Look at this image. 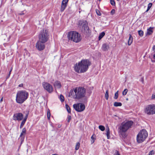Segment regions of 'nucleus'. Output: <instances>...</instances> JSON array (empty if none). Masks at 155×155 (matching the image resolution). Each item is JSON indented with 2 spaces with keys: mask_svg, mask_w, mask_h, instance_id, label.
Listing matches in <instances>:
<instances>
[{
  "mask_svg": "<svg viewBox=\"0 0 155 155\" xmlns=\"http://www.w3.org/2000/svg\"><path fill=\"white\" fill-rule=\"evenodd\" d=\"M91 64V63L87 59L82 60L78 64L74 65V69L75 71L78 73L85 72L87 70L89 66Z\"/></svg>",
  "mask_w": 155,
  "mask_h": 155,
  "instance_id": "obj_1",
  "label": "nucleus"
},
{
  "mask_svg": "<svg viewBox=\"0 0 155 155\" xmlns=\"http://www.w3.org/2000/svg\"><path fill=\"white\" fill-rule=\"evenodd\" d=\"M29 94L25 90H21L17 91L16 93L15 101L19 104H22L28 98Z\"/></svg>",
  "mask_w": 155,
  "mask_h": 155,
  "instance_id": "obj_2",
  "label": "nucleus"
},
{
  "mask_svg": "<svg viewBox=\"0 0 155 155\" xmlns=\"http://www.w3.org/2000/svg\"><path fill=\"white\" fill-rule=\"evenodd\" d=\"M133 124L131 120H125L122 122L119 127V131L120 133H124L130 128Z\"/></svg>",
  "mask_w": 155,
  "mask_h": 155,
  "instance_id": "obj_3",
  "label": "nucleus"
},
{
  "mask_svg": "<svg viewBox=\"0 0 155 155\" xmlns=\"http://www.w3.org/2000/svg\"><path fill=\"white\" fill-rule=\"evenodd\" d=\"M68 38L69 40L76 43L79 42L81 40L80 35L78 32L74 31H71L69 32L68 34Z\"/></svg>",
  "mask_w": 155,
  "mask_h": 155,
  "instance_id": "obj_4",
  "label": "nucleus"
},
{
  "mask_svg": "<svg viewBox=\"0 0 155 155\" xmlns=\"http://www.w3.org/2000/svg\"><path fill=\"white\" fill-rule=\"evenodd\" d=\"M74 91L75 93V99H80L85 95L86 90L83 87H79L78 88H75Z\"/></svg>",
  "mask_w": 155,
  "mask_h": 155,
  "instance_id": "obj_5",
  "label": "nucleus"
},
{
  "mask_svg": "<svg viewBox=\"0 0 155 155\" xmlns=\"http://www.w3.org/2000/svg\"><path fill=\"white\" fill-rule=\"evenodd\" d=\"M148 136V133L147 131L143 129L140 131L137 137V141L138 143H141L143 142Z\"/></svg>",
  "mask_w": 155,
  "mask_h": 155,
  "instance_id": "obj_6",
  "label": "nucleus"
},
{
  "mask_svg": "<svg viewBox=\"0 0 155 155\" xmlns=\"http://www.w3.org/2000/svg\"><path fill=\"white\" fill-rule=\"evenodd\" d=\"M88 23L86 21L80 20L78 22V27L81 28V31L84 33H89V28L87 26Z\"/></svg>",
  "mask_w": 155,
  "mask_h": 155,
  "instance_id": "obj_7",
  "label": "nucleus"
},
{
  "mask_svg": "<svg viewBox=\"0 0 155 155\" xmlns=\"http://www.w3.org/2000/svg\"><path fill=\"white\" fill-rule=\"evenodd\" d=\"M49 35L48 31L46 29L41 31L39 36V40L43 42H46L48 38Z\"/></svg>",
  "mask_w": 155,
  "mask_h": 155,
  "instance_id": "obj_8",
  "label": "nucleus"
},
{
  "mask_svg": "<svg viewBox=\"0 0 155 155\" xmlns=\"http://www.w3.org/2000/svg\"><path fill=\"white\" fill-rule=\"evenodd\" d=\"M145 113L148 115L155 114V105L149 104L147 105L144 109Z\"/></svg>",
  "mask_w": 155,
  "mask_h": 155,
  "instance_id": "obj_9",
  "label": "nucleus"
},
{
  "mask_svg": "<svg viewBox=\"0 0 155 155\" xmlns=\"http://www.w3.org/2000/svg\"><path fill=\"white\" fill-rule=\"evenodd\" d=\"M73 107L76 111L79 112L83 111L85 109L84 105L81 103L74 104Z\"/></svg>",
  "mask_w": 155,
  "mask_h": 155,
  "instance_id": "obj_10",
  "label": "nucleus"
},
{
  "mask_svg": "<svg viewBox=\"0 0 155 155\" xmlns=\"http://www.w3.org/2000/svg\"><path fill=\"white\" fill-rule=\"evenodd\" d=\"M42 85L44 88L49 93H51L52 91V87L49 83L47 82H43L42 84Z\"/></svg>",
  "mask_w": 155,
  "mask_h": 155,
  "instance_id": "obj_11",
  "label": "nucleus"
},
{
  "mask_svg": "<svg viewBox=\"0 0 155 155\" xmlns=\"http://www.w3.org/2000/svg\"><path fill=\"white\" fill-rule=\"evenodd\" d=\"M23 118V115L21 113H16L14 114L13 119L14 120L18 121L22 120Z\"/></svg>",
  "mask_w": 155,
  "mask_h": 155,
  "instance_id": "obj_12",
  "label": "nucleus"
},
{
  "mask_svg": "<svg viewBox=\"0 0 155 155\" xmlns=\"http://www.w3.org/2000/svg\"><path fill=\"white\" fill-rule=\"evenodd\" d=\"M45 43L39 40L36 44V48L39 51L43 50L45 48Z\"/></svg>",
  "mask_w": 155,
  "mask_h": 155,
  "instance_id": "obj_13",
  "label": "nucleus"
},
{
  "mask_svg": "<svg viewBox=\"0 0 155 155\" xmlns=\"http://www.w3.org/2000/svg\"><path fill=\"white\" fill-rule=\"evenodd\" d=\"M69 0H63L61 8V11L63 12L66 8Z\"/></svg>",
  "mask_w": 155,
  "mask_h": 155,
  "instance_id": "obj_14",
  "label": "nucleus"
},
{
  "mask_svg": "<svg viewBox=\"0 0 155 155\" xmlns=\"http://www.w3.org/2000/svg\"><path fill=\"white\" fill-rule=\"evenodd\" d=\"M110 48L109 45L107 43L103 44L101 47V49L103 51H107Z\"/></svg>",
  "mask_w": 155,
  "mask_h": 155,
  "instance_id": "obj_15",
  "label": "nucleus"
},
{
  "mask_svg": "<svg viewBox=\"0 0 155 155\" xmlns=\"http://www.w3.org/2000/svg\"><path fill=\"white\" fill-rule=\"evenodd\" d=\"M26 130L25 128H24L22 129V132L21 133L20 137H21V142L22 143L23 141L25 138V135L26 134Z\"/></svg>",
  "mask_w": 155,
  "mask_h": 155,
  "instance_id": "obj_16",
  "label": "nucleus"
},
{
  "mask_svg": "<svg viewBox=\"0 0 155 155\" xmlns=\"http://www.w3.org/2000/svg\"><path fill=\"white\" fill-rule=\"evenodd\" d=\"M28 112L26 114V115L25 117L23 119V120L22 121V122L21 123L20 128H21L22 127H23L24 125L25 122L26 121L27 119L28 118Z\"/></svg>",
  "mask_w": 155,
  "mask_h": 155,
  "instance_id": "obj_17",
  "label": "nucleus"
},
{
  "mask_svg": "<svg viewBox=\"0 0 155 155\" xmlns=\"http://www.w3.org/2000/svg\"><path fill=\"white\" fill-rule=\"evenodd\" d=\"M54 86L55 88H59L61 87V83L58 81H56L54 84Z\"/></svg>",
  "mask_w": 155,
  "mask_h": 155,
  "instance_id": "obj_18",
  "label": "nucleus"
},
{
  "mask_svg": "<svg viewBox=\"0 0 155 155\" xmlns=\"http://www.w3.org/2000/svg\"><path fill=\"white\" fill-rule=\"evenodd\" d=\"M153 28L150 27L149 28L147 29V32L146 33L147 35H151L153 33Z\"/></svg>",
  "mask_w": 155,
  "mask_h": 155,
  "instance_id": "obj_19",
  "label": "nucleus"
},
{
  "mask_svg": "<svg viewBox=\"0 0 155 155\" xmlns=\"http://www.w3.org/2000/svg\"><path fill=\"white\" fill-rule=\"evenodd\" d=\"M133 37L131 35H130V36L128 42V45H130L131 44L133 41Z\"/></svg>",
  "mask_w": 155,
  "mask_h": 155,
  "instance_id": "obj_20",
  "label": "nucleus"
},
{
  "mask_svg": "<svg viewBox=\"0 0 155 155\" xmlns=\"http://www.w3.org/2000/svg\"><path fill=\"white\" fill-rule=\"evenodd\" d=\"M105 35V33L104 32L101 33L98 37L99 40H100Z\"/></svg>",
  "mask_w": 155,
  "mask_h": 155,
  "instance_id": "obj_21",
  "label": "nucleus"
},
{
  "mask_svg": "<svg viewBox=\"0 0 155 155\" xmlns=\"http://www.w3.org/2000/svg\"><path fill=\"white\" fill-rule=\"evenodd\" d=\"M106 131H107V133H106V135L107 136V138L108 139H109L110 137V132L109 129L108 127L107 129H106Z\"/></svg>",
  "mask_w": 155,
  "mask_h": 155,
  "instance_id": "obj_22",
  "label": "nucleus"
},
{
  "mask_svg": "<svg viewBox=\"0 0 155 155\" xmlns=\"http://www.w3.org/2000/svg\"><path fill=\"white\" fill-rule=\"evenodd\" d=\"M122 103L120 102H115L114 103V106L115 107L121 106H122Z\"/></svg>",
  "mask_w": 155,
  "mask_h": 155,
  "instance_id": "obj_23",
  "label": "nucleus"
},
{
  "mask_svg": "<svg viewBox=\"0 0 155 155\" xmlns=\"http://www.w3.org/2000/svg\"><path fill=\"white\" fill-rule=\"evenodd\" d=\"M65 107L68 112L69 113H70L71 112V110L69 106L67 104H66L65 105Z\"/></svg>",
  "mask_w": 155,
  "mask_h": 155,
  "instance_id": "obj_24",
  "label": "nucleus"
},
{
  "mask_svg": "<svg viewBox=\"0 0 155 155\" xmlns=\"http://www.w3.org/2000/svg\"><path fill=\"white\" fill-rule=\"evenodd\" d=\"M105 97L106 99L107 100L109 98V95H108V90H107L105 94Z\"/></svg>",
  "mask_w": 155,
  "mask_h": 155,
  "instance_id": "obj_25",
  "label": "nucleus"
},
{
  "mask_svg": "<svg viewBox=\"0 0 155 155\" xmlns=\"http://www.w3.org/2000/svg\"><path fill=\"white\" fill-rule=\"evenodd\" d=\"M152 4L151 3H150L148 4L147 9L146 11V12H147L150 9V8L152 7Z\"/></svg>",
  "mask_w": 155,
  "mask_h": 155,
  "instance_id": "obj_26",
  "label": "nucleus"
},
{
  "mask_svg": "<svg viewBox=\"0 0 155 155\" xmlns=\"http://www.w3.org/2000/svg\"><path fill=\"white\" fill-rule=\"evenodd\" d=\"M80 145V143L79 142H78L77 143L75 147V149L76 150H77L79 149Z\"/></svg>",
  "mask_w": 155,
  "mask_h": 155,
  "instance_id": "obj_27",
  "label": "nucleus"
},
{
  "mask_svg": "<svg viewBox=\"0 0 155 155\" xmlns=\"http://www.w3.org/2000/svg\"><path fill=\"white\" fill-rule=\"evenodd\" d=\"M47 118L48 120H49L50 119V116H51V114L50 111V110H49L47 111Z\"/></svg>",
  "mask_w": 155,
  "mask_h": 155,
  "instance_id": "obj_28",
  "label": "nucleus"
},
{
  "mask_svg": "<svg viewBox=\"0 0 155 155\" xmlns=\"http://www.w3.org/2000/svg\"><path fill=\"white\" fill-rule=\"evenodd\" d=\"M138 34L140 37L143 36V32L142 30H139L138 31Z\"/></svg>",
  "mask_w": 155,
  "mask_h": 155,
  "instance_id": "obj_29",
  "label": "nucleus"
},
{
  "mask_svg": "<svg viewBox=\"0 0 155 155\" xmlns=\"http://www.w3.org/2000/svg\"><path fill=\"white\" fill-rule=\"evenodd\" d=\"M99 129L101 131H103L105 130V127L102 125H100L99 126Z\"/></svg>",
  "mask_w": 155,
  "mask_h": 155,
  "instance_id": "obj_30",
  "label": "nucleus"
},
{
  "mask_svg": "<svg viewBox=\"0 0 155 155\" xmlns=\"http://www.w3.org/2000/svg\"><path fill=\"white\" fill-rule=\"evenodd\" d=\"M128 92V90L127 89H125L122 92V94L124 96Z\"/></svg>",
  "mask_w": 155,
  "mask_h": 155,
  "instance_id": "obj_31",
  "label": "nucleus"
},
{
  "mask_svg": "<svg viewBox=\"0 0 155 155\" xmlns=\"http://www.w3.org/2000/svg\"><path fill=\"white\" fill-rule=\"evenodd\" d=\"M95 140V138L94 137L93 135H92L91 137V144L94 142Z\"/></svg>",
  "mask_w": 155,
  "mask_h": 155,
  "instance_id": "obj_32",
  "label": "nucleus"
},
{
  "mask_svg": "<svg viewBox=\"0 0 155 155\" xmlns=\"http://www.w3.org/2000/svg\"><path fill=\"white\" fill-rule=\"evenodd\" d=\"M118 91H117V92L115 93L114 96V99H117V98L118 96Z\"/></svg>",
  "mask_w": 155,
  "mask_h": 155,
  "instance_id": "obj_33",
  "label": "nucleus"
},
{
  "mask_svg": "<svg viewBox=\"0 0 155 155\" xmlns=\"http://www.w3.org/2000/svg\"><path fill=\"white\" fill-rule=\"evenodd\" d=\"M60 99L61 102H62L64 101V96L61 94L60 95L59 97Z\"/></svg>",
  "mask_w": 155,
  "mask_h": 155,
  "instance_id": "obj_34",
  "label": "nucleus"
},
{
  "mask_svg": "<svg viewBox=\"0 0 155 155\" xmlns=\"http://www.w3.org/2000/svg\"><path fill=\"white\" fill-rule=\"evenodd\" d=\"M110 2L112 5L113 6L115 5V3L114 0H110Z\"/></svg>",
  "mask_w": 155,
  "mask_h": 155,
  "instance_id": "obj_35",
  "label": "nucleus"
},
{
  "mask_svg": "<svg viewBox=\"0 0 155 155\" xmlns=\"http://www.w3.org/2000/svg\"><path fill=\"white\" fill-rule=\"evenodd\" d=\"M96 12L97 15L99 16H100L101 15V13L98 10L96 9Z\"/></svg>",
  "mask_w": 155,
  "mask_h": 155,
  "instance_id": "obj_36",
  "label": "nucleus"
},
{
  "mask_svg": "<svg viewBox=\"0 0 155 155\" xmlns=\"http://www.w3.org/2000/svg\"><path fill=\"white\" fill-rule=\"evenodd\" d=\"M71 119V116L70 115H68V120L67 121L68 123H69Z\"/></svg>",
  "mask_w": 155,
  "mask_h": 155,
  "instance_id": "obj_37",
  "label": "nucleus"
},
{
  "mask_svg": "<svg viewBox=\"0 0 155 155\" xmlns=\"http://www.w3.org/2000/svg\"><path fill=\"white\" fill-rule=\"evenodd\" d=\"M115 13V10L114 9H113L111 11L110 14L111 15H114Z\"/></svg>",
  "mask_w": 155,
  "mask_h": 155,
  "instance_id": "obj_38",
  "label": "nucleus"
},
{
  "mask_svg": "<svg viewBox=\"0 0 155 155\" xmlns=\"http://www.w3.org/2000/svg\"><path fill=\"white\" fill-rule=\"evenodd\" d=\"M114 155H120V154L116 150L114 154Z\"/></svg>",
  "mask_w": 155,
  "mask_h": 155,
  "instance_id": "obj_39",
  "label": "nucleus"
},
{
  "mask_svg": "<svg viewBox=\"0 0 155 155\" xmlns=\"http://www.w3.org/2000/svg\"><path fill=\"white\" fill-rule=\"evenodd\" d=\"M152 49H153V51H154V52H155V45H153V48H152Z\"/></svg>",
  "mask_w": 155,
  "mask_h": 155,
  "instance_id": "obj_40",
  "label": "nucleus"
},
{
  "mask_svg": "<svg viewBox=\"0 0 155 155\" xmlns=\"http://www.w3.org/2000/svg\"><path fill=\"white\" fill-rule=\"evenodd\" d=\"M152 99L155 98V94L152 95Z\"/></svg>",
  "mask_w": 155,
  "mask_h": 155,
  "instance_id": "obj_41",
  "label": "nucleus"
},
{
  "mask_svg": "<svg viewBox=\"0 0 155 155\" xmlns=\"http://www.w3.org/2000/svg\"><path fill=\"white\" fill-rule=\"evenodd\" d=\"M153 152V151H151L149 152V155H152V153Z\"/></svg>",
  "mask_w": 155,
  "mask_h": 155,
  "instance_id": "obj_42",
  "label": "nucleus"
},
{
  "mask_svg": "<svg viewBox=\"0 0 155 155\" xmlns=\"http://www.w3.org/2000/svg\"><path fill=\"white\" fill-rule=\"evenodd\" d=\"M18 86L19 87H22L23 86V84H21L19 85Z\"/></svg>",
  "mask_w": 155,
  "mask_h": 155,
  "instance_id": "obj_43",
  "label": "nucleus"
},
{
  "mask_svg": "<svg viewBox=\"0 0 155 155\" xmlns=\"http://www.w3.org/2000/svg\"><path fill=\"white\" fill-rule=\"evenodd\" d=\"M12 68L10 71H9V76L10 75V73H11V71H12Z\"/></svg>",
  "mask_w": 155,
  "mask_h": 155,
  "instance_id": "obj_44",
  "label": "nucleus"
},
{
  "mask_svg": "<svg viewBox=\"0 0 155 155\" xmlns=\"http://www.w3.org/2000/svg\"><path fill=\"white\" fill-rule=\"evenodd\" d=\"M3 101V98L2 97L0 100V102L1 103Z\"/></svg>",
  "mask_w": 155,
  "mask_h": 155,
  "instance_id": "obj_45",
  "label": "nucleus"
},
{
  "mask_svg": "<svg viewBox=\"0 0 155 155\" xmlns=\"http://www.w3.org/2000/svg\"><path fill=\"white\" fill-rule=\"evenodd\" d=\"M153 58L154 59H155V54L153 55Z\"/></svg>",
  "mask_w": 155,
  "mask_h": 155,
  "instance_id": "obj_46",
  "label": "nucleus"
},
{
  "mask_svg": "<svg viewBox=\"0 0 155 155\" xmlns=\"http://www.w3.org/2000/svg\"><path fill=\"white\" fill-rule=\"evenodd\" d=\"M52 155H57L56 154H52Z\"/></svg>",
  "mask_w": 155,
  "mask_h": 155,
  "instance_id": "obj_47",
  "label": "nucleus"
},
{
  "mask_svg": "<svg viewBox=\"0 0 155 155\" xmlns=\"http://www.w3.org/2000/svg\"><path fill=\"white\" fill-rule=\"evenodd\" d=\"M126 100H128V98H127V99H126Z\"/></svg>",
  "mask_w": 155,
  "mask_h": 155,
  "instance_id": "obj_48",
  "label": "nucleus"
},
{
  "mask_svg": "<svg viewBox=\"0 0 155 155\" xmlns=\"http://www.w3.org/2000/svg\"><path fill=\"white\" fill-rule=\"evenodd\" d=\"M99 0V1H101V0Z\"/></svg>",
  "mask_w": 155,
  "mask_h": 155,
  "instance_id": "obj_49",
  "label": "nucleus"
}]
</instances>
